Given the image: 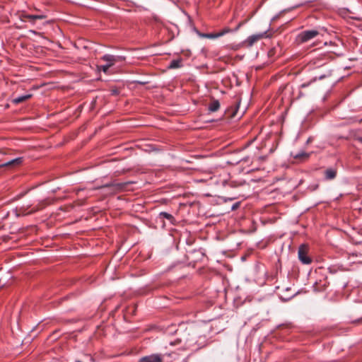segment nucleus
<instances>
[{"label": "nucleus", "instance_id": "nucleus-1", "mask_svg": "<svg viewBox=\"0 0 362 362\" xmlns=\"http://www.w3.org/2000/svg\"><path fill=\"white\" fill-rule=\"evenodd\" d=\"M130 184V182H112L110 183H107L106 185L94 188V189H106L105 194L112 195L115 194L122 192H124L127 187Z\"/></svg>", "mask_w": 362, "mask_h": 362}, {"label": "nucleus", "instance_id": "nucleus-2", "mask_svg": "<svg viewBox=\"0 0 362 362\" xmlns=\"http://www.w3.org/2000/svg\"><path fill=\"white\" fill-rule=\"evenodd\" d=\"M308 247L305 245H301L298 248V258L300 261L305 264H310L312 259L308 255Z\"/></svg>", "mask_w": 362, "mask_h": 362}, {"label": "nucleus", "instance_id": "nucleus-3", "mask_svg": "<svg viewBox=\"0 0 362 362\" xmlns=\"http://www.w3.org/2000/svg\"><path fill=\"white\" fill-rule=\"evenodd\" d=\"M319 32L316 30H305L298 35V39L300 42H305L313 39L318 35Z\"/></svg>", "mask_w": 362, "mask_h": 362}, {"label": "nucleus", "instance_id": "nucleus-4", "mask_svg": "<svg viewBox=\"0 0 362 362\" xmlns=\"http://www.w3.org/2000/svg\"><path fill=\"white\" fill-rule=\"evenodd\" d=\"M45 204H46L45 201H42V202H40L39 204L36 207L33 208L30 211H27V209L30 206V205L22 206L17 209V211L18 212V215L19 216L21 214V215L25 216V215L33 214L35 211H37L38 210L42 209L45 206Z\"/></svg>", "mask_w": 362, "mask_h": 362}, {"label": "nucleus", "instance_id": "nucleus-5", "mask_svg": "<svg viewBox=\"0 0 362 362\" xmlns=\"http://www.w3.org/2000/svg\"><path fill=\"white\" fill-rule=\"evenodd\" d=\"M269 37V35H267V31L264 32L262 33H260V34L252 35L247 37V39L244 42V44L247 47H251L258 40H259L264 37Z\"/></svg>", "mask_w": 362, "mask_h": 362}, {"label": "nucleus", "instance_id": "nucleus-6", "mask_svg": "<svg viewBox=\"0 0 362 362\" xmlns=\"http://www.w3.org/2000/svg\"><path fill=\"white\" fill-rule=\"evenodd\" d=\"M139 362H163V356L160 354H152L141 358Z\"/></svg>", "mask_w": 362, "mask_h": 362}, {"label": "nucleus", "instance_id": "nucleus-7", "mask_svg": "<svg viewBox=\"0 0 362 362\" xmlns=\"http://www.w3.org/2000/svg\"><path fill=\"white\" fill-rule=\"evenodd\" d=\"M230 31V30L229 28H224L223 30H222L220 32L212 33H205V34H202V36L204 37H206V38L214 39V38H216V37L223 36V35L229 33Z\"/></svg>", "mask_w": 362, "mask_h": 362}, {"label": "nucleus", "instance_id": "nucleus-8", "mask_svg": "<svg viewBox=\"0 0 362 362\" xmlns=\"http://www.w3.org/2000/svg\"><path fill=\"white\" fill-rule=\"evenodd\" d=\"M22 162H23L22 158H17L10 160V161H8L6 163L0 164V168L19 165L22 163Z\"/></svg>", "mask_w": 362, "mask_h": 362}, {"label": "nucleus", "instance_id": "nucleus-9", "mask_svg": "<svg viewBox=\"0 0 362 362\" xmlns=\"http://www.w3.org/2000/svg\"><path fill=\"white\" fill-rule=\"evenodd\" d=\"M46 18L44 15H25V21H28L32 23H35L36 20H42Z\"/></svg>", "mask_w": 362, "mask_h": 362}, {"label": "nucleus", "instance_id": "nucleus-10", "mask_svg": "<svg viewBox=\"0 0 362 362\" xmlns=\"http://www.w3.org/2000/svg\"><path fill=\"white\" fill-rule=\"evenodd\" d=\"M101 59L107 62V64H111L112 66L117 62V57L110 54L104 55Z\"/></svg>", "mask_w": 362, "mask_h": 362}, {"label": "nucleus", "instance_id": "nucleus-11", "mask_svg": "<svg viewBox=\"0 0 362 362\" xmlns=\"http://www.w3.org/2000/svg\"><path fill=\"white\" fill-rule=\"evenodd\" d=\"M325 174L327 180H332L337 175V170L333 168H329L325 170Z\"/></svg>", "mask_w": 362, "mask_h": 362}, {"label": "nucleus", "instance_id": "nucleus-12", "mask_svg": "<svg viewBox=\"0 0 362 362\" xmlns=\"http://www.w3.org/2000/svg\"><path fill=\"white\" fill-rule=\"evenodd\" d=\"M31 97H32L31 94H28V95H25L23 96H20V97L13 98L12 100V103L14 104H18L21 103H23V102L26 101L27 100L30 99Z\"/></svg>", "mask_w": 362, "mask_h": 362}, {"label": "nucleus", "instance_id": "nucleus-13", "mask_svg": "<svg viewBox=\"0 0 362 362\" xmlns=\"http://www.w3.org/2000/svg\"><path fill=\"white\" fill-rule=\"evenodd\" d=\"M220 107V103L217 100H213L209 105V110L210 112H216Z\"/></svg>", "mask_w": 362, "mask_h": 362}, {"label": "nucleus", "instance_id": "nucleus-14", "mask_svg": "<svg viewBox=\"0 0 362 362\" xmlns=\"http://www.w3.org/2000/svg\"><path fill=\"white\" fill-rule=\"evenodd\" d=\"M309 156H310L309 153H305L304 151H303L300 153H296V154L293 155V156L295 159H298V160H305L308 159Z\"/></svg>", "mask_w": 362, "mask_h": 362}, {"label": "nucleus", "instance_id": "nucleus-15", "mask_svg": "<svg viewBox=\"0 0 362 362\" xmlns=\"http://www.w3.org/2000/svg\"><path fill=\"white\" fill-rule=\"evenodd\" d=\"M181 59H175V60H173L171 61L170 65H169V68L170 69H176V68H179L181 66Z\"/></svg>", "mask_w": 362, "mask_h": 362}, {"label": "nucleus", "instance_id": "nucleus-16", "mask_svg": "<svg viewBox=\"0 0 362 362\" xmlns=\"http://www.w3.org/2000/svg\"><path fill=\"white\" fill-rule=\"evenodd\" d=\"M111 66H112L111 64H107L105 65L98 66V69L99 70H102L103 72L106 73L108 71L109 68Z\"/></svg>", "mask_w": 362, "mask_h": 362}, {"label": "nucleus", "instance_id": "nucleus-17", "mask_svg": "<svg viewBox=\"0 0 362 362\" xmlns=\"http://www.w3.org/2000/svg\"><path fill=\"white\" fill-rule=\"evenodd\" d=\"M160 216H163V217H164V218H167V219H168L170 221H172V220L174 219L173 216L171 214H168L167 212H161L160 214Z\"/></svg>", "mask_w": 362, "mask_h": 362}, {"label": "nucleus", "instance_id": "nucleus-18", "mask_svg": "<svg viewBox=\"0 0 362 362\" xmlns=\"http://www.w3.org/2000/svg\"><path fill=\"white\" fill-rule=\"evenodd\" d=\"M274 54H275V49L274 48L270 49L269 51V53H268L269 57H272V56L274 55Z\"/></svg>", "mask_w": 362, "mask_h": 362}, {"label": "nucleus", "instance_id": "nucleus-19", "mask_svg": "<svg viewBox=\"0 0 362 362\" xmlns=\"http://www.w3.org/2000/svg\"><path fill=\"white\" fill-rule=\"evenodd\" d=\"M240 206V203L239 202H237L235 203L233 206H232V210H235L236 209H238Z\"/></svg>", "mask_w": 362, "mask_h": 362}, {"label": "nucleus", "instance_id": "nucleus-20", "mask_svg": "<svg viewBox=\"0 0 362 362\" xmlns=\"http://www.w3.org/2000/svg\"><path fill=\"white\" fill-rule=\"evenodd\" d=\"M112 92L113 95H117L118 94V90H112Z\"/></svg>", "mask_w": 362, "mask_h": 362}, {"label": "nucleus", "instance_id": "nucleus-21", "mask_svg": "<svg viewBox=\"0 0 362 362\" xmlns=\"http://www.w3.org/2000/svg\"><path fill=\"white\" fill-rule=\"evenodd\" d=\"M356 140H357V141H358L362 143V137H356Z\"/></svg>", "mask_w": 362, "mask_h": 362}, {"label": "nucleus", "instance_id": "nucleus-22", "mask_svg": "<svg viewBox=\"0 0 362 362\" xmlns=\"http://www.w3.org/2000/svg\"><path fill=\"white\" fill-rule=\"evenodd\" d=\"M76 362H80V361H76Z\"/></svg>", "mask_w": 362, "mask_h": 362}]
</instances>
